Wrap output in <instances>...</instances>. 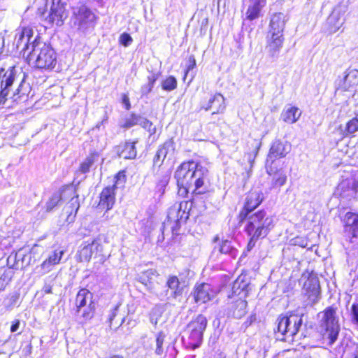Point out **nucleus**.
<instances>
[{
	"mask_svg": "<svg viewBox=\"0 0 358 358\" xmlns=\"http://www.w3.org/2000/svg\"><path fill=\"white\" fill-rule=\"evenodd\" d=\"M196 66V60L194 55H190L188 58V64L187 66L186 73L193 69Z\"/></svg>",
	"mask_w": 358,
	"mask_h": 358,
	"instance_id": "5fc2aeb1",
	"label": "nucleus"
},
{
	"mask_svg": "<svg viewBox=\"0 0 358 358\" xmlns=\"http://www.w3.org/2000/svg\"><path fill=\"white\" fill-rule=\"evenodd\" d=\"M27 62L34 64L37 69L51 70L57 64V55L54 49L38 38H34L32 50L28 52Z\"/></svg>",
	"mask_w": 358,
	"mask_h": 358,
	"instance_id": "7ed1b4c3",
	"label": "nucleus"
},
{
	"mask_svg": "<svg viewBox=\"0 0 358 358\" xmlns=\"http://www.w3.org/2000/svg\"><path fill=\"white\" fill-rule=\"evenodd\" d=\"M175 152L174 143L172 140H168L162 145L154 157V164L161 166L166 160H171Z\"/></svg>",
	"mask_w": 358,
	"mask_h": 358,
	"instance_id": "aec40b11",
	"label": "nucleus"
},
{
	"mask_svg": "<svg viewBox=\"0 0 358 358\" xmlns=\"http://www.w3.org/2000/svg\"><path fill=\"white\" fill-rule=\"evenodd\" d=\"M263 200L264 194L260 190L250 192L246 196L244 207L238 215L239 222H242L246 220L250 213L258 207Z\"/></svg>",
	"mask_w": 358,
	"mask_h": 358,
	"instance_id": "f8f14e48",
	"label": "nucleus"
},
{
	"mask_svg": "<svg viewBox=\"0 0 358 358\" xmlns=\"http://www.w3.org/2000/svg\"><path fill=\"white\" fill-rule=\"evenodd\" d=\"M137 125H140V126H143V123H145V121L146 120L145 117H143V116H141V115H137Z\"/></svg>",
	"mask_w": 358,
	"mask_h": 358,
	"instance_id": "0e129e2a",
	"label": "nucleus"
},
{
	"mask_svg": "<svg viewBox=\"0 0 358 358\" xmlns=\"http://www.w3.org/2000/svg\"><path fill=\"white\" fill-rule=\"evenodd\" d=\"M353 185L355 192H358V178L353 180Z\"/></svg>",
	"mask_w": 358,
	"mask_h": 358,
	"instance_id": "774afa93",
	"label": "nucleus"
},
{
	"mask_svg": "<svg viewBox=\"0 0 358 358\" xmlns=\"http://www.w3.org/2000/svg\"><path fill=\"white\" fill-rule=\"evenodd\" d=\"M137 125H140V126H143V123H145V121L146 120L145 117H143V116H141V115H137Z\"/></svg>",
	"mask_w": 358,
	"mask_h": 358,
	"instance_id": "e2e57ef3",
	"label": "nucleus"
},
{
	"mask_svg": "<svg viewBox=\"0 0 358 358\" xmlns=\"http://www.w3.org/2000/svg\"><path fill=\"white\" fill-rule=\"evenodd\" d=\"M15 77L14 69H10L6 71L1 69L0 71V106L5 105L8 101L10 87L13 85Z\"/></svg>",
	"mask_w": 358,
	"mask_h": 358,
	"instance_id": "ddd939ff",
	"label": "nucleus"
},
{
	"mask_svg": "<svg viewBox=\"0 0 358 358\" xmlns=\"http://www.w3.org/2000/svg\"><path fill=\"white\" fill-rule=\"evenodd\" d=\"M99 159V154L97 152L91 153L86 159L80 164L79 171L82 173H86L90 171V168L94 163Z\"/></svg>",
	"mask_w": 358,
	"mask_h": 358,
	"instance_id": "c9c22d12",
	"label": "nucleus"
},
{
	"mask_svg": "<svg viewBox=\"0 0 358 358\" xmlns=\"http://www.w3.org/2000/svg\"><path fill=\"white\" fill-rule=\"evenodd\" d=\"M34 40L31 28L24 27L17 30L14 45L20 54L26 59H27L28 52L32 50Z\"/></svg>",
	"mask_w": 358,
	"mask_h": 358,
	"instance_id": "6e6552de",
	"label": "nucleus"
},
{
	"mask_svg": "<svg viewBox=\"0 0 358 358\" xmlns=\"http://www.w3.org/2000/svg\"><path fill=\"white\" fill-rule=\"evenodd\" d=\"M193 295L196 303H205L215 297V291L210 284L201 283L196 286Z\"/></svg>",
	"mask_w": 358,
	"mask_h": 358,
	"instance_id": "a211bd4d",
	"label": "nucleus"
},
{
	"mask_svg": "<svg viewBox=\"0 0 358 358\" xmlns=\"http://www.w3.org/2000/svg\"><path fill=\"white\" fill-rule=\"evenodd\" d=\"M169 178L170 173L167 172L166 173L163 175L162 180L159 182V185H161L162 187L166 186L169 181Z\"/></svg>",
	"mask_w": 358,
	"mask_h": 358,
	"instance_id": "13d9d810",
	"label": "nucleus"
},
{
	"mask_svg": "<svg viewBox=\"0 0 358 358\" xmlns=\"http://www.w3.org/2000/svg\"><path fill=\"white\" fill-rule=\"evenodd\" d=\"M162 87L165 91H173L177 87V80L175 77L169 76L162 81Z\"/></svg>",
	"mask_w": 358,
	"mask_h": 358,
	"instance_id": "49530a36",
	"label": "nucleus"
},
{
	"mask_svg": "<svg viewBox=\"0 0 358 358\" xmlns=\"http://www.w3.org/2000/svg\"><path fill=\"white\" fill-rule=\"evenodd\" d=\"M245 231L248 236L254 238H264L273 228V218L264 210H259L247 217Z\"/></svg>",
	"mask_w": 358,
	"mask_h": 358,
	"instance_id": "39448f33",
	"label": "nucleus"
},
{
	"mask_svg": "<svg viewBox=\"0 0 358 358\" xmlns=\"http://www.w3.org/2000/svg\"><path fill=\"white\" fill-rule=\"evenodd\" d=\"M122 102L125 105L126 109L129 110L130 108L131 105H130L129 99L127 96V95H126V94L123 95Z\"/></svg>",
	"mask_w": 358,
	"mask_h": 358,
	"instance_id": "680f3d73",
	"label": "nucleus"
},
{
	"mask_svg": "<svg viewBox=\"0 0 358 358\" xmlns=\"http://www.w3.org/2000/svg\"><path fill=\"white\" fill-rule=\"evenodd\" d=\"M317 330L324 343L331 346L337 340L340 332L338 317L336 309L329 306L317 315Z\"/></svg>",
	"mask_w": 358,
	"mask_h": 358,
	"instance_id": "f03ea898",
	"label": "nucleus"
},
{
	"mask_svg": "<svg viewBox=\"0 0 358 358\" xmlns=\"http://www.w3.org/2000/svg\"><path fill=\"white\" fill-rule=\"evenodd\" d=\"M247 301L238 298L233 301L228 308V315L236 319H241L247 313Z\"/></svg>",
	"mask_w": 358,
	"mask_h": 358,
	"instance_id": "a878e982",
	"label": "nucleus"
},
{
	"mask_svg": "<svg viewBox=\"0 0 358 358\" xmlns=\"http://www.w3.org/2000/svg\"><path fill=\"white\" fill-rule=\"evenodd\" d=\"M292 241L294 245H299L302 248H306L307 246V243L302 238L296 237L293 239Z\"/></svg>",
	"mask_w": 358,
	"mask_h": 358,
	"instance_id": "6e6d98bb",
	"label": "nucleus"
},
{
	"mask_svg": "<svg viewBox=\"0 0 358 358\" xmlns=\"http://www.w3.org/2000/svg\"><path fill=\"white\" fill-rule=\"evenodd\" d=\"M31 92V87L24 81H22L15 92L10 96L11 102L16 104L25 103L28 100L29 94Z\"/></svg>",
	"mask_w": 358,
	"mask_h": 358,
	"instance_id": "bb28decb",
	"label": "nucleus"
},
{
	"mask_svg": "<svg viewBox=\"0 0 358 358\" xmlns=\"http://www.w3.org/2000/svg\"><path fill=\"white\" fill-rule=\"evenodd\" d=\"M142 127L146 129L151 135L155 134L156 132V127L147 118L145 121V123H143Z\"/></svg>",
	"mask_w": 358,
	"mask_h": 358,
	"instance_id": "864d4df0",
	"label": "nucleus"
},
{
	"mask_svg": "<svg viewBox=\"0 0 358 358\" xmlns=\"http://www.w3.org/2000/svg\"><path fill=\"white\" fill-rule=\"evenodd\" d=\"M102 251V245L97 239L87 241L80 247L77 253V259L80 262H88Z\"/></svg>",
	"mask_w": 358,
	"mask_h": 358,
	"instance_id": "9b49d317",
	"label": "nucleus"
},
{
	"mask_svg": "<svg viewBox=\"0 0 358 358\" xmlns=\"http://www.w3.org/2000/svg\"><path fill=\"white\" fill-rule=\"evenodd\" d=\"M301 111L296 107H289L284 110L281 114V117L284 122L289 124L296 122L301 116Z\"/></svg>",
	"mask_w": 358,
	"mask_h": 358,
	"instance_id": "473e14b6",
	"label": "nucleus"
},
{
	"mask_svg": "<svg viewBox=\"0 0 358 358\" xmlns=\"http://www.w3.org/2000/svg\"><path fill=\"white\" fill-rule=\"evenodd\" d=\"M64 254V250L61 248H58L50 252L46 259L55 266L60 263Z\"/></svg>",
	"mask_w": 358,
	"mask_h": 358,
	"instance_id": "79ce46f5",
	"label": "nucleus"
},
{
	"mask_svg": "<svg viewBox=\"0 0 358 358\" xmlns=\"http://www.w3.org/2000/svg\"><path fill=\"white\" fill-rule=\"evenodd\" d=\"M265 50L267 56L272 61H275L279 57L282 48L285 38L284 36H275L267 34Z\"/></svg>",
	"mask_w": 358,
	"mask_h": 358,
	"instance_id": "2eb2a0df",
	"label": "nucleus"
},
{
	"mask_svg": "<svg viewBox=\"0 0 358 358\" xmlns=\"http://www.w3.org/2000/svg\"><path fill=\"white\" fill-rule=\"evenodd\" d=\"M352 322L358 326V303H353L351 306Z\"/></svg>",
	"mask_w": 358,
	"mask_h": 358,
	"instance_id": "8fccbe9b",
	"label": "nucleus"
},
{
	"mask_svg": "<svg viewBox=\"0 0 358 358\" xmlns=\"http://www.w3.org/2000/svg\"><path fill=\"white\" fill-rule=\"evenodd\" d=\"M92 294L87 289H81L76 298V313L79 314L88 304L93 303Z\"/></svg>",
	"mask_w": 358,
	"mask_h": 358,
	"instance_id": "c756f323",
	"label": "nucleus"
},
{
	"mask_svg": "<svg viewBox=\"0 0 358 358\" xmlns=\"http://www.w3.org/2000/svg\"><path fill=\"white\" fill-rule=\"evenodd\" d=\"M136 142H126L117 147V152L124 159H134L136 156L135 144Z\"/></svg>",
	"mask_w": 358,
	"mask_h": 358,
	"instance_id": "7c9ffc66",
	"label": "nucleus"
},
{
	"mask_svg": "<svg viewBox=\"0 0 358 358\" xmlns=\"http://www.w3.org/2000/svg\"><path fill=\"white\" fill-rule=\"evenodd\" d=\"M208 173L206 168L193 161L182 163L175 172L179 193H203V186Z\"/></svg>",
	"mask_w": 358,
	"mask_h": 358,
	"instance_id": "f257e3e1",
	"label": "nucleus"
},
{
	"mask_svg": "<svg viewBox=\"0 0 358 358\" xmlns=\"http://www.w3.org/2000/svg\"><path fill=\"white\" fill-rule=\"evenodd\" d=\"M353 185V180L350 178L344 179L338 185L334 194L343 199L350 198L356 192Z\"/></svg>",
	"mask_w": 358,
	"mask_h": 358,
	"instance_id": "cd10ccee",
	"label": "nucleus"
},
{
	"mask_svg": "<svg viewBox=\"0 0 358 358\" xmlns=\"http://www.w3.org/2000/svg\"><path fill=\"white\" fill-rule=\"evenodd\" d=\"M303 315H290L280 316L278 320V331L275 336L278 340L292 343L303 323Z\"/></svg>",
	"mask_w": 358,
	"mask_h": 358,
	"instance_id": "423d86ee",
	"label": "nucleus"
},
{
	"mask_svg": "<svg viewBox=\"0 0 358 358\" xmlns=\"http://www.w3.org/2000/svg\"><path fill=\"white\" fill-rule=\"evenodd\" d=\"M118 308H119V305H117L110 312V315H109V322L111 324L112 323V321L114 320V318L115 317V316L117 315V310H118Z\"/></svg>",
	"mask_w": 358,
	"mask_h": 358,
	"instance_id": "bf43d9fd",
	"label": "nucleus"
},
{
	"mask_svg": "<svg viewBox=\"0 0 358 358\" xmlns=\"http://www.w3.org/2000/svg\"><path fill=\"white\" fill-rule=\"evenodd\" d=\"M266 173L272 177V186L281 187L287 182V175L282 169H278L276 164H266Z\"/></svg>",
	"mask_w": 358,
	"mask_h": 358,
	"instance_id": "412c9836",
	"label": "nucleus"
},
{
	"mask_svg": "<svg viewBox=\"0 0 358 358\" xmlns=\"http://www.w3.org/2000/svg\"><path fill=\"white\" fill-rule=\"evenodd\" d=\"M137 115L131 114L129 117L125 119L124 122L120 124L121 127L123 128H130L135 125H137Z\"/></svg>",
	"mask_w": 358,
	"mask_h": 358,
	"instance_id": "de8ad7c7",
	"label": "nucleus"
},
{
	"mask_svg": "<svg viewBox=\"0 0 358 358\" xmlns=\"http://www.w3.org/2000/svg\"><path fill=\"white\" fill-rule=\"evenodd\" d=\"M115 182L114 185H116V188L118 185H123L126 180V176L124 172H119L115 177Z\"/></svg>",
	"mask_w": 358,
	"mask_h": 358,
	"instance_id": "603ef678",
	"label": "nucleus"
},
{
	"mask_svg": "<svg viewBox=\"0 0 358 358\" xmlns=\"http://www.w3.org/2000/svg\"><path fill=\"white\" fill-rule=\"evenodd\" d=\"M73 190L71 187H63L57 192L52 194L49 200L47 201L45 208L47 212H50L59 202L64 198L66 194L72 195Z\"/></svg>",
	"mask_w": 358,
	"mask_h": 358,
	"instance_id": "c85d7f7f",
	"label": "nucleus"
},
{
	"mask_svg": "<svg viewBox=\"0 0 358 358\" xmlns=\"http://www.w3.org/2000/svg\"><path fill=\"white\" fill-rule=\"evenodd\" d=\"M116 185L105 187L100 194L99 208L110 210L115 202Z\"/></svg>",
	"mask_w": 358,
	"mask_h": 358,
	"instance_id": "4be33fe9",
	"label": "nucleus"
},
{
	"mask_svg": "<svg viewBox=\"0 0 358 358\" xmlns=\"http://www.w3.org/2000/svg\"><path fill=\"white\" fill-rule=\"evenodd\" d=\"M303 289L307 296L308 305L314 306L320 299V287L317 277L314 274H309L303 283Z\"/></svg>",
	"mask_w": 358,
	"mask_h": 358,
	"instance_id": "9d476101",
	"label": "nucleus"
},
{
	"mask_svg": "<svg viewBox=\"0 0 358 358\" xmlns=\"http://www.w3.org/2000/svg\"><path fill=\"white\" fill-rule=\"evenodd\" d=\"M348 10L347 4L337 5L326 21V29L330 34H333L340 29L345 22V15Z\"/></svg>",
	"mask_w": 358,
	"mask_h": 358,
	"instance_id": "1a4fd4ad",
	"label": "nucleus"
},
{
	"mask_svg": "<svg viewBox=\"0 0 358 358\" xmlns=\"http://www.w3.org/2000/svg\"><path fill=\"white\" fill-rule=\"evenodd\" d=\"M166 335L163 331H159L155 335V353L157 355H162L164 353V343Z\"/></svg>",
	"mask_w": 358,
	"mask_h": 358,
	"instance_id": "4c0bfd02",
	"label": "nucleus"
},
{
	"mask_svg": "<svg viewBox=\"0 0 358 358\" xmlns=\"http://www.w3.org/2000/svg\"><path fill=\"white\" fill-rule=\"evenodd\" d=\"M55 265L45 259L39 266H36L35 271L36 273L43 275L52 270Z\"/></svg>",
	"mask_w": 358,
	"mask_h": 358,
	"instance_id": "a18cd8bd",
	"label": "nucleus"
},
{
	"mask_svg": "<svg viewBox=\"0 0 358 358\" xmlns=\"http://www.w3.org/2000/svg\"><path fill=\"white\" fill-rule=\"evenodd\" d=\"M292 145L287 141H275L269 150L266 164H276L278 158L285 157L290 151Z\"/></svg>",
	"mask_w": 358,
	"mask_h": 358,
	"instance_id": "4468645a",
	"label": "nucleus"
},
{
	"mask_svg": "<svg viewBox=\"0 0 358 358\" xmlns=\"http://www.w3.org/2000/svg\"><path fill=\"white\" fill-rule=\"evenodd\" d=\"M207 326V320L203 315H199L187 327L189 332L188 345L192 350L199 348L203 340V334Z\"/></svg>",
	"mask_w": 358,
	"mask_h": 358,
	"instance_id": "0eeeda50",
	"label": "nucleus"
},
{
	"mask_svg": "<svg viewBox=\"0 0 358 358\" xmlns=\"http://www.w3.org/2000/svg\"><path fill=\"white\" fill-rule=\"evenodd\" d=\"M157 78V74H152L148 77V83L142 86L141 90L142 94L147 95L152 91Z\"/></svg>",
	"mask_w": 358,
	"mask_h": 358,
	"instance_id": "c03bdc74",
	"label": "nucleus"
},
{
	"mask_svg": "<svg viewBox=\"0 0 358 358\" xmlns=\"http://www.w3.org/2000/svg\"><path fill=\"white\" fill-rule=\"evenodd\" d=\"M19 327H20L19 320H15L13 322L12 325L10 327V331L15 332L19 329Z\"/></svg>",
	"mask_w": 358,
	"mask_h": 358,
	"instance_id": "052dcab7",
	"label": "nucleus"
},
{
	"mask_svg": "<svg viewBox=\"0 0 358 358\" xmlns=\"http://www.w3.org/2000/svg\"><path fill=\"white\" fill-rule=\"evenodd\" d=\"M14 272L10 268H0V293L5 290L11 281Z\"/></svg>",
	"mask_w": 358,
	"mask_h": 358,
	"instance_id": "72a5a7b5",
	"label": "nucleus"
},
{
	"mask_svg": "<svg viewBox=\"0 0 358 358\" xmlns=\"http://www.w3.org/2000/svg\"><path fill=\"white\" fill-rule=\"evenodd\" d=\"M120 42L122 45L127 47L132 42L131 37L127 33H123L120 37Z\"/></svg>",
	"mask_w": 358,
	"mask_h": 358,
	"instance_id": "3c124183",
	"label": "nucleus"
},
{
	"mask_svg": "<svg viewBox=\"0 0 358 358\" xmlns=\"http://www.w3.org/2000/svg\"><path fill=\"white\" fill-rule=\"evenodd\" d=\"M192 203L191 201H182L180 203L178 209H171L169 212V220L176 217V226L172 227L173 231L178 227L180 222H185L189 216V210Z\"/></svg>",
	"mask_w": 358,
	"mask_h": 358,
	"instance_id": "dca6fc26",
	"label": "nucleus"
},
{
	"mask_svg": "<svg viewBox=\"0 0 358 358\" xmlns=\"http://www.w3.org/2000/svg\"><path fill=\"white\" fill-rule=\"evenodd\" d=\"M288 17L282 13H277L271 16L267 34L283 36L285 23Z\"/></svg>",
	"mask_w": 358,
	"mask_h": 358,
	"instance_id": "6ab92c4d",
	"label": "nucleus"
},
{
	"mask_svg": "<svg viewBox=\"0 0 358 358\" xmlns=\"http://www.w3.org/2000/svg\"><path fill=\"white\" fill-rule=\"evenodd\" d=\"M94 10L84 3L71 8L69 24L78 34L86 35L93 31L97 22Z\"/></svg>",
	"mask_w": 358,
	"mask_h": 358,
	"instance_id": "20e7f679",
	"label": "nucleus"
},
{
	"mask_svg": "<svg viewBox=\"0 0 358 358\" xmlns=\"http://www.w3.org/2000/svg\"><path fill=\"white\" fill-rule=\"evenodd\" d=\"M206 110H213V115L222 113L225 108V99L224 97L220 93H216L213 95L206 105H203Z\"/></svg>",
	"mask_w": 358,
	"mask_h": 358,
	"instance_id": "b1692460",
	"label": "nucleus"
},
{
	"mask_svg": "<svg viewBox=\"0 0 358 358\" xmlns=\"http://www.w3.org/2000/svg\"><path fill=\"white\" fill-rule=\"evenodd\" d=\"M343 136H348L358 131V118H352L345 127L340 125L339 128Z\"/></svg>",
	"mask_w": 358,
	"mask_h": 358,
	"instance_id": "e433bc0d",
	"label": "nucleus"
},
{
	"mask_svg": "<svg viewBox=\"0 0 358 358\" xmlns=\"http://www.w3.org/2000/svg\"><path fill=\"white\" fill-rule=\"evenodd\" d=\"M19 299V294L13 293L8 295L3 301V306L6 310H11L17 304Z\"/></svg>",
	"mask_w": 358,
	"mask_h": 358,
	"instance_id": "37998d69",
	"label": "nucleus"
},
{
	"mask_svg": "<svg viewBox=\"0 0 358 358\" xmlns=\"http://www.w3.org/2000/svg\"><path fill=\"white\" fill-rule=\"evenodd\" d=\"M249 236L250 238V241L247 245V248H248V251L251 250L254 248V246L255 245L256 241L259 238H254L253 236Z\"/></svg>",
	"mask_w": 358,
	"mask_h": 358,
	"instance_id": "4d7b16f0",
	"label": "nucleus"
},
{
	"mask_svg": "<svg viewBox=\"0 0 358 358\" xmlns=\"http://www.w3.org/2000/svg\"><path fill=\"white\" fill-rule=\"evenodd\" d=\"M249 285L250 282L246 275H239L233 283L232 295L245 299L249 292Z\"/></svg>",
	"mask_w": 358,
	"mask_h": 358,
	"instance_id": "393cba45",
	"label": "nucleus"
},
{
	"mask_svg": "<svg viewBox=\"0 0 358 358\" xmlns=\"http://www.w3.org/2000/svg\"><path fill=\"white\" fill-rule=\"evenodd\" d=\"M346 225L349 227L350 231L352 233V236H358V215L352 213H348L345 216Z\"/></svg>",
	"mask_w": 358,
	"mask_h": 358,
	"instance_id": "f704fd0d",
	"label": "nucleus"
},
{
	"mask_svg": "<svg viewBox=\"0 0 358 358\" xmlns=\"http://www.w3.org/2000/svg\"><path fill=\"white\" fill-rule=\"evenodd\" d=\"M159 275L155 269H148L138 276L139 282L143 284L151 293H155L156 285Z\"/></svg>",
	"mask_w": 358,
	"mask_h": 358,
	"instance_id": "5701e85b",
	"label": "nucleus"
},
{
	"mask_svg": "<svg viewBox=\"0 0 358 358\" xmlns=\"http://www.w3.org/2000/svg\"><path fill=\"white\" fill-rule=\"evenodd\" d=\"M4 48V38L0 36V54L3 52Z\"/></svg>",
	"mask_w": 358,
	"mask_h": 358,
	"instance_id": "69168bd1",
	"label": "nucleus"
},
{
	"mask_svg": "<svg viewBox=\"0 0 358 358\" xmlns=\"http://www.w3.org/2000/svg\"><path fill=\"white\" fill-rule=\"evenodd\" d=\"M55 278L52 276H48L44 280V285L42 288V291L45 294H51L52 293V288L53 286Z\"/></svg>",
	"mask_w": 358,
	"mask_h": 358,
	"instance_id": "09e8293b",
	"label": "nucleus"
},
{
	"mask_svg": "<svg viewBox=\"0 0 358 358\" xmlns=\"http://www.w3.org/2000/svg\"><path fill=\"white\" fill-rule=\"evenodd\" d=\"M243 6L246 8L245 19L255 20L260 17L262 8L266 4V0H243Z\"/></svg>",
	"mask_w": 358,
	"mask_h": 358,
	"instance_id": "f3484780",
	"label": "nucleus"
},
{
	"mask_svg": "<svg viewBox=\"0 0 358 358\" xmlns=\"http://www.w3.org/2000/svg\"><path fill=\"white\" fill-rule=\"evenodd\" d=\"M15 264L14 265L16 269L24 268L30 264L31 255H22L18 252L15 257Z\"/></svg>",
	"mask_w": 358,
	"mask_h": 358,
	"instance_id": "ea45409f",
	"label": "nucleus"
},
{
	"mask_svg": "<svg viewBox=\"0 0 358 358\" xmlns=\"http://www.w3.org/2000/svg\"><path fill=\"white\" fill-rule=\"evenodd\" d=\"M180 283L177 276H169L166 281V287L171 290V296L174 299L182 295V289L180 287Z\"/></svg>",
	"mask_w": 358,
	"mask_h": 358,
	"instance_id": "2f4dec72",
	"label": "nucleus"
},
{
	"mask_svg": "<svg viewBox=\"0 0 358 358\" xmlns=\"http://www.w3.org/2000/svg\"><path fill=\"white\" fill-rule=\"evenodd\" d=\"M71 202L73 205L77 204L76 211L78 210L79 208V204L78 203V196H73L71 199Z\"/></svg>",
	"mask_w": 358,
	"mask_h": 358,
	"instance_id": "338daca9",
	"label": "nucleus"
},
{
	"mask_svg": "<svg viewBox=\"0 0 358 358\" xmlns=\"http://www.w3.org/2000/svg\"><path fill=\"white\" fill-rule=\"evenodd\" d=\"M219 250L221 253L228 254L232 258H236L238 251L234 248L229 241H224L220 246Z\"/></svg>",
	"mask_w": 358,
	"mask_h": 358,
	"instance_id": "a19ab883",
	"label": "nucleus"
},
{
	"mask_svg": "<svg viewBox=\"0 0 358 358\" xmlns=\"http://www.w3.org/2000/svg\"><path fill=\"white\" fill-rule=\"evenodd\" d=\"M94 303L88 304L87 306H85L82 309V311L78 314V317L80 320V322L83 323L92 319L94 315Z\"/></svg>",
	"mask_w": 358,
	"mask_h": 358,
	"instance_id": "58836bf2",
	"label": "nucleus"
}]
</instances>
